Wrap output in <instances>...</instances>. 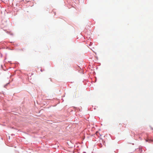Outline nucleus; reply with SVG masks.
<instances>
[{
  "mask_svg": "<svg viewBox=\"0 0 153 153\" xmlns=\"http://www.w3.org/2000/svg\"><path fill=\"white\" fill-rule=\"evenodd\" d=\"M149 140H146V142H147V141H148Z\"/></svg>",
  "mask_w": 153,
  "mask_h": 153,
  "instance_id": "nucleus-1",
  "label": "nucleus"
}]
</instances>
